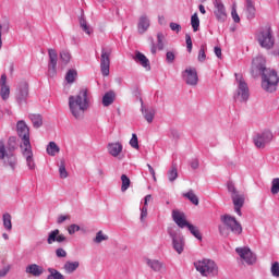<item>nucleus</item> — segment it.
Segmentation results:
<instances>
[{"label": "nucleus", "mask_w": 279, "mask_h": 279, "mask_svg": "<svg viewBox=\"0 0 279 279\" xmlns=\"http://www.w3.org/2000/svg\"><path fill=\"white\" fill-rule=\"evenodd\" d=\"M265 57L259 56L253 59L251 66V75L258 77L262 75V88L266 93H276L278 90L279 75L276 70L267 69L265 66Z\"/></svg>", "instance_id": "f257e3e1"}, {"label": "nucleus", "mask_w": 279, "mask_h": 279, "mask_svg": "<svg viewBox=\"0 0 279 279\" xmlns=\"http://www.w3.org/2000/svg\"><path fill=\"white\" fill-rule=\"evenodd\" d=\"M16 132L19 138H21L20 149L22 157L26 161L27 169L34 171L36 169V160L34 159V150L29 141V126H27L25 121L20 120L16 123Z\"/></svg>", "instance_id": "f03ea898"}, {"label": "nucleus", "mask_w": 279, "mask_h": 279, "mask_svg": "<svg viewBox=\"0 0 279 279\" xmlns=\"http://www.w3.org/2000/svg\"><path fill=\"white\" fill-rule=\"evenodd\" d=\"M88 108H90L88 89H81L77 95L69 97L70 112L77 121H82V119H84V114Z\"/></svg>", "instance_id": "7ed1b4c3"}, {"label": "nucleus", "mask_w": 279, "mask_h": 279, "mask_svg": "<svg viewBox=\"0 0 279 279\" xmlns=\"http://www.w3.org/2000/svg\"><path fill=\"white\" fill-rule=\"evenodd\" d=\"M16 137H10L8 144L0 141V161L5 169L16 171L19 158L16 157Z\"/></svg>", "instance_id": "20e7f679"}, {"label": "nucleus", "mask_w": 279, "mask_h": 279, "mask_svg": "<svg viewBox=\"0 0 279 279\" xmlns=\"http://www.w3.org/2000/svg\"><path fill=\"white\" fill-rule=\"evenodd\" d=\"M220 221L222 225L218 226L219 234L222 235L225 239H228L230 236V232L232 234H235V236H239V234L243 233V226H241V222L236 220L233 216H230L228 214H225L220 217Z\"/></svg>", "instance_id": "39448f33"}, {"label": "nucleus", "mask_w": 279, "mask_h": 279, "mask_svg": "<svg viewBox=\"0 0 279 279\" xmlns=\"http://www.w3.org/2000/svg\"><path fill=\"white\" fill-rule=\"evenodd\" d=\"M194 267L201 276H204L205 278H214V276H217L219 274V267H217V264L215 260L211 259H199L194 263Z\"/></svg>", "instance_id": "423d86ee"}, {"label": "nucleus", "mask_w": 279, "mask_h": 279, "mask_svg": "<svg viewBox=\"0 0 279 279\" xmlns=\"http://www.w3.org/2000/svg\"><path fill=\"white\" fill-rule=\"evenodd\" d=\"M227 189L229 193L231 194V199L234 205V211L239 217H241L242 213L241 209L243 208V205L245 204V194L236 191V187L234 186V183L228 182Z\"/></svg>", "instance_id": "0eeeda50"}, {"label": "nucleus", "mask_w": 279, "mask_h": 279, "mask_svg": "<svg viewBox=\"0 0 279 279\" xmlns=\"http://www.w3.org/2000/svg\"><path fill=\"white\" fill-rule=\"evenodd\" d=\"M257 43H259L263 49L274 48L276 39L274 38V32L270 27L264 28L257 34Z\"/></svg>", "instance_id": "6e6552de"}, {"label": "nucleus", "mask_w": 279, "mask_h": 279, "mask_svg": "<svg viewBox=\"0 0 279 279\" xmlns=\"http://www.w3.org/2000/svg\"><path fill=\"white\" fill-rule=\"evenodd\" d=\"M235 82L238 84L236 99H239V101H247V99H250V87L245 78H243L242 74H235Z\"/></svg>", "instance_id": "1a4fd4ad"}, {"label": "nucleus", "mask_w": 279, "mask_h": 279, "mask_svg": "<svg viewBox=\"0 0 279 279\" xmlns=\"http://www.w3.org/2000/svg\"><path fill=\"white\" fill-rule=\"evenodd\" d=\"M110 56H112L111 48H102L100 56V71L104 77L110 75Z\"/></svg>", "instance_id": "9d476101"}, {"label": "nucleus", "mask_w": 279, "mask_h": 279, "mask_svg": "<svg viewBox=\"0 0 279 279\" xmlns=\"http://www.w3.org/2000/svg\"><path fill=\"white\" fill-rule=\"evenodd\" d=\"M214 16L218 23H226L228 21V12L226 11V4L221 0H214Z\"/></svg>", "instance_id": "9b49d317"}, {"label": "nucleus", "mask_w": 279, "mask_h": 279, "mask_svg": "<svg viewBox=\"0 0 279 279\" xmlns=\"http://www.w3.org/2000/svg\"><path fill=\"white\" fill-rule=\"evenodd\" d=\"M235 252L239 254L240 258L246 263V265L256 264V254H254L250 247H236Z\"/></svg>", "instance_id": "f8f14e48"}, {"label": "nucleus", "mask_w": 279, "mask_h": 279, "mask_svg": "<svg viewBox=\"0 0 279 279\" xmlns=\"http://www.w3.org/2000/svg\"><path fill=\"white\" fill-rule=\"evenodd\" d=\"M15 97L20 106L27 104V97H29V85L27 82L23 81L19 84Z\"/></svg>", "instance_id": "ddd939ff"}, {"label": "nucleus", "mask_w": 279, "mask_h": 279, "mask_svg": "<svg viewBox=\"0 0 279 279\" xmlns=\"http://www.w3.org/2000/svg\"><path fill=\"white\" fill-rule=\"evenodd\" d=\"M274 138V134H271L270 131H265L263 133H258L254 136L253 142L254 145L258 148L265 147L267 143H271V140Z\"/></svg>", "instance_id": "4468645a"}, {"label": "nucleus", "mask_w": 279, "mask_h": 279, "mask_svg": "<svg viewBox=\"0 0 279 279\" xmlns=\"http://www.w3.org/2000/svg\"><path fill=\"white\" fill-rule=\"evenodd\" d=\"M49 62H48V74L50 77H54L58 66V52L56 49H48Z\"/></svg>", "instance_id": "2eb2a0df"}, {"label": "nucleus", "mask_w": 279, "mask_h": 279, "mask_svg": "<svg viewBox=\"0 0 279 279\" xmlns=\"http://www.w3.org/2000/svg\"><path fill=\"white\" fill-rule=\"evenodd\" d=\"M170 239L172 240V247L177 253L182 254L184 252V236L174 231H169Z\"/></svg>", "instance_id": "dca6fc26"}, {"label": "nucleus", "mask_w": 279, "mask_h": 279, "mask_svg": "<svg viewBox=\"0 0 279 279\" xmlns=\"http://www.w3.org/2000/svg\"><path fill=\"white\" fill-rule=\"evenodd\" d=\"M149 27H151V19L147 13H143L137 20V32L138 34H145L149 31Z\"/></svg>", "instance_id": "f3484780"}, {"label": "nucleus", "mask_w": 279, "mask_h": 279, "mask_svg": "<svg viewBox=\"0 0 279 279\" xmlns=\"http://www.w3.org/2000/svg\"><path fill=\"white\" fill-rule=\"evenodd\" d=\"M182 75L185 84H187L189 86H197V82L199 80L197 77V70L193 68H187Z\"/></svg>", "instance_id": "a211bd4d"}, {"label": "nucleus", "mask_w": 279, "mask_h": 279, "mask_svg": "<svg viewBox=\"0 0 279 279\" xmlns=\"http://www.w3.org/2000/svg\"><path fill=\"white\" fill-rule=\"evenodd\" d=\"M108 154L113 158H118V160H123V144L120 142L109 143L107 146Z\"/></svg>", "instance_id": "6ab92c4d"}, {"label": "nucleus", "mask_w": 279, "mask_h": 279, "mask_svg": "<svg viewBox=\"0 0 279 279\" xmlns=\"http://www.w3.org/2000/svg\"><path fill=\"white\" fill-rule=\"evenodd\" d=\"M0 97L3 101L10 99V85H8V75L5 74L0 77Z\"/></svg>", "instance_id": "aec40b11"}, {"label": "nucleus", "mask_w": 279, "mask_h": 279, "mask_svg": "<svg viewBox=\"0 0 279 279\" xmlns=\"http://www.w3.org/2000/svg\"><path fill=\"white\" fill-rule=\"evenodd\" d=\"M165 49V34H157V45L154 43V38H150V52L153 56H156L157 51H162Z\"/></svg>", "instance_id": "412c9836"}, {"label": "nucleus", "mask_w": 279, "mask_h": 279, "mask_svg": "<svg viewBox=\"0 0 279 279\" xmlns=\"http://www.w3.org/2000/svg\"><path fill=\"white\" fill-rule=\"evenodd\" d=\"M64 241H66L65 235L60 233V230L58 229L50 231L48 234V245H53V243H64Z\"/></svg>", "instance_id": "4be33fe9"}, {"label": "nucleus", "mask_w": 279, "mask_h": 279, "mask_svg": "<svg viewBox=\"0 0 279 279\" xmlns=\"http://www.w3.org/2000/svg\"><path fill=\"white\" fill-rule=\"evenodd\" d=\"M172 219L179 226V228H189L191 223L186 221V216L184 213H180L178 210L172 211Z\"/></svg>", "instance_id": "5701e85b"}, {"label": "nucleus", "mask_w": 279, "mask_h": 279, "mask_svg": "<svg viewBox=\"0 0 279 279\" xmlns=\"http://www.w3.org/2000/svg\"><path fill=\"white\" fill-rule=\"evenodd\" d=\"M133 60L137 64H141V66H143V69H145L146 71H151V64L149 63V59H147V57L143 52H135V57L133 58Z\"/></svg>", "instance_id": "b1692460"}, {"label": "nucleus", "mask_w": 279, "mask_h": 279, "mask_svg": "<svg viewBox=\"0 0 279 279\" xmlns=\"http://www.w3.org/2000/svg\"><path fill=\"white\" fill-rule=\"evenodd\" d=\"M146 265L153 269V271H156L157 274H162V271H167V267L165 266V263L158 260V259H146Z\"/></svg>", "instance_id": "393cba45"}, {"label": "nucleus", "mask_w": 279, "mask_h": 279, "mask_svg": "<svg viewBox=\"0 0 279 279\" xmlns=\"http://www.w3.org/2000/svg\"><path fill=\"white\" fill-rule=\"evenodd\" d=\"M26 274H31V276H34L35 278H40V276L45 274V268L37 264H31L26 267Z\"/></svg>", "instance_id": "a878e982"}, {"label": "nucleus", "mask_w": 279, "mask_h": 279, "mask_svg": "<svg viewBox=\"0 0 279 279\" xmlns=\"http://www.w3.org/2000/svg\"><path fill=\"white\" fill-rule=\"evenodd\" d=\"M142 114H143L144 119L147 121V123H153L154 117H156V109L145 108V106H143V101H142Z\"/></svg>", "instance_id": "bb28decb"}, {"label": "nucleus", "mask_w": 279, "mask_h": 279, "mask_svg": "<svg viewBox=\"0 0 279 279\" xmlns=\"http://www.w3.org/2000/svg\"><path fill=\"white\" fill-rule=\"evenodd\" d=\"M63 269H64L65 274H75V271H77V269H80V262L68 260L64 263Z\"/></svg>", "instance_id": "cd10ccee"}, {"label": "nucleus", "mask_w": 279, "mask_h": 279, "mask_svg": "<svg viewBox=\"0 0 279 279\" xmlns=\"http://www.w3.org/2000/svg\"><path fill=\"white\" fill-rule=\"evenodd\" d=\"M114 92H107L102 96V106H105V108H108V106H112V104H114Z\"/></svg>", "instance_id": "c85d7f7f"}, {"label": "nucleus", "mask_w": 279, "mask_h": 279, "mask_svg": "<svg viewBox=\"0 0 279 279\" xmlns=\"http://www.w3.org/2000/svg\"><path fill=\"white\" fill-rule=\"evenodd\" d=\"M46 151L48 156H56L57 154H60V146L56 144V142H49L47 145Z\"/></svg>", "instance_id": "c756f323"}, {"label": "nucleus", "mask_w": 279, "mask_h": 279, "mask_svg": "<svg viewBox=\"0 0 279 279\" xmlns=\"http://www.w3.org/2000/svg\"><path fill=\"white\" fill-rule=\"evenodd\" d=\"M3 228L7 232H12V216L10 214H3L2 216Z\"/></svg>", "instance_id": "7c9ffc66"}, {"label": "nucleus", "mask_w": 279, "mask_h": 279, "mask_svg": "<svg viewBox=\"0 0 279 279\" xmlns=\"http://www.w3.org/2000/svg\"><path fill=\"white\" fill-rule=\"evenodd\" d=\"M29 119H31L34 128L38 129V128L43 126V116L32 113V114H29Z\"/></svg>", "instance_id": "2f4dec72"}, {"label": "nucleus", "mask_w": 279, "mask_h": 279, "mask_svg": "<svg viewBox=\"0 0 279 279\" xmlns=\"http://www.w3.org/2000/svg\"><path fill=\"white\" fill-rule=\"evenodd\" d=\"M246 12L247 19H254V16H256V8L254 7V2L252 0H246Z\"/></svg>", "instance_id": "473e14b6"}, {"label": "nucleus", "mask_w": 279, "mask_h": 279, "mask_svg": "<svg viewBox=\"0 0 279 279\" xmlns=\"http://www.w3.org/2000/svg\"><path fill=\"white\" fill-rule=\"evenodd\" d=\"M184 197L192 202L194 206H199V198L197 197V195H195V192H193V190H190L187 193H185Z\"/></svg>", "instance_id": "72a5a7b5"}, {"label": "nucleus", "mask_w": 279, "mask_h": 279, "mask_svg": "<svg viewBox=\"0 0 279 279\" xmlns=\"http://www.w3.org/2000/svg\"><path fill=\"white\" fill-rule=\"evenodd\" d=\"M168 180L169 182H175V180H178V166H171L170 170L168 171Z\"/></svg>", "instance_id": "f704fd0d"}, {"label": "nucleus", "mask_w": 279, "mask_h": 279, "mask_svg": "<svg viewBox=\"0 0 279 279\" xmlns=\"http://www.w3.org/2000/svg\"><path fill=\"white\" fill-rule=\"evenodd\" d=\"M48 277L47 279H65L64 275H62L60 271L56 270V268H48Z\"/></svg>", "instance_id": "c9c22d12"}, {"label": "nucleus", "mask_w": 279, "mask_h": 279, "mask_svg": "<svg viewBox=\"0 0 279 279\" xmlns=\"http://www.w3.org/2000/svg\"><path fill=\"white\" fill-rule=\"evenodd\" d=\"M76 77H77V71L71 69L65 74V82H68V84H73V82H75Z\"/></svg>", "instance_id": "e433bc0d"}, {"label": "nucleus", "mask_w": 279, "mask_h": 279, "mask_svg": "<svg viewBox=\"0 0 279 279\" xmlns=\"http://www.w3.org/2000/svg\"><path fill=\"white\" fill-rule=\"evenodd\" d=\"M191 25L193 32H199V16L197 15V13H194L191 16Z\"/></svg>", "instance_id": "4c0bfd02"}, {"label": "nucleus", "mask_w": 279, "mask_h": 279, "mask_svg": "<svg viewBox=\"0 0 279 279\" xmlns=\"http://www.w3.org/2000/svg\"><path fill=\"white\" fill-rule=\"evenodd\" d=\"M108 234H105L104 231L100 230L96 233V236L94 238V243H104V241H108Z\"/></svg>", "instance_id": "58836bf2"}, {"label": "nucleus", "mask_w": 279, "mask_h": 279, "mask_svg": "<svg viewBox=\"0 0 279 279\" xmlns=\"http://www.w3.org/2000/svg\"><path fill=\"white\" fill-rule=\"evenodd\" d=\"M121 182H122L121 191H122V193H125V191H128V189H130V184H131L130 178L125 174H122Z\"/></svg>", "instance_id": "ea45409f"}, {"label": "nucleus", "mask_w": 279, "mask_h": 279, "mask_svg": "<svg viewBox=\"0 0 279 279\" xmlns=\"http://www.w3.org/2000/svg\"><path fill=\"white\" fill-rule=\"evenodd\" d=\"M187 230H190L191 234H193L195 239H197L198 241H202V233L199 232V229H197V227L190 223L187 226Z\"/></svg>", "instance_id": "a19ab883"}, {"label": "nucleus", "mask_w": 279, "mask_h": 279, "mask_svg": "<svg viewBox=\"0 0 279 279\" xmlns=\"http://www.w3.org/2000/svg\"><path fill=\"white\" fill-rule=\"evenodd\" d=\"M60 62L63 64L71 62V52H69V50H63L60 52Z\"/></svg>", "instance_id": "79ce46f5"}, {"label": "nucleus", "mask_w": 279, "mask_h": 279, "mask_svg": "<svg viewBox=\"0 0 279 279\" xmlns=\"http://www.w3.org/2000/svg\"><path fill=\"white\" fill-rule=\"evenodd\" d=\"M59 173L62 180H66V178H69V172L66 171V166L64 165V161H61L59 166Z\"/></svg>", "instance_id": "37998d69"}, {"label": "nucleus", "mask_w": 279, "mask_h": 279, "mask_svg": "<svg viewBox=\"0 0 279 279\" xmlns=\"http://www.w3.org/2000/svg\"><path fill=\"white\" fill-rule=\"evenodd\" d=\"M270 274L274 278H279V263L275 262L271 264Z\"/></svg>", "instance_id": "c03bdc74"}, {"label": "nucleus", "mask_w": 279, "mask_h": 279, "mask_svg": "<svg viewBox=\"0 0 279 279\" xmlns=\"http://www.w3.org/2000/svg\"><path fill=\"white\" fill-rule=\"evenodd\" d=\"M80 25H81L83 32H85V34L90 36L92 29H90V26H88V24L86 23L85 19L80 20Z\"/></svg>", "instance_id": "a18cd8bd"}, {"label": "nucleus", "mask_w": 279, "mask_h": 279, "mask_svg": "<svg viewBox=\"0 0 279 279\" xmlns=\"http://www.w3.org/2000/svg\"><path fill=\"white\" fill-rule=\"evenodd\" d=\"M81 230H82V228H80V226L76 223H72L68 227V233L70 235H73V234H75V232H80Z\"/></svg>", "instance_id": "49530a36"}, {"label": "nucleus", "mask_w": 279, "mask_h": 279, "mask_svg": "<svg viewBox=\"0 0 279 279\" xmlns=\"http://www.w3.org/2000/svg\"><path fill=\"white\" fill-rule=\"evenodd\" d=\"M271 193H272V195H278V193H279V178L272 180Z\"/></svg>", "instance_id": "de8ad7c7"}, {"label": "nucleus", "mask_w": 279, "mask_h": 279, "mask_svg": "<svg viewBox=\"0 0 279 279\" xmlns=\"http://www.w3.org/2000/svg\"><path fill=\"white\" fill-rule=\"evenodd\" d=\"M130 145H131V147H133V149H138V136L135 134V133H133L132 134V138L130 140Z\"/></svg>", "instance_id": "09e8293b"}, {"label": "nucleus", "mask_w": 279, "mask_h": 279, "mask_svg": "<svg viewBox=\"0 0 279 279\" xmlns=\"http://www.w3.org/2000/svg\"><path fill=\"white\" fill-rule=\"evenodd\" d=\"M185 43H186L187 51H189V53H191L193 51V40L191 39L190 34L185 35Z\"/></svg>", "instance_id": "8fccbe9b"}, {"label": "nucleus", "mask_w": 279, "mask_h": 279, "mask_svg": "<svg viewBox=\"0 0 279 279\" xmlns=\"http://www.w3.org/2000/svg\"><path fill=\"white\" fill-rule=\"evenodd\" d=\"M206 60V46H202L198 52V62H204Z\"/></svg>", "instance_id": "3c124183"}, {"label": "nucleus", "mask_w": 279, "mask_h": 279, "mask_svg": "<svg viewBox=\"0 0 279 279\" xmlns=\"http://www.w3.org/2000/svg\"><path fill=\"white\" fill-rule=\"evenodd\" d=\"M170 29L172 32H177V34H180V32H182V26L178 23L171 22L170 23Z\"/></svg>", "instance_id": "603ef678"}, {"label": "nucleus", "mask_w": 279, "mask_h": 279, "mask_svg": "<svg viewBox=\"0 0 279 279\" xmlns=\"http://www.w3.org/2000/svg\"><path fill=\"white\" fill-rule=\"evenodd\" d=\"M231 16H232L234 23L241 22V17H239V13L236 12V8H234V7L232 8Z\"/></svg>", "instance_id": "864d4df0"}, {"label": "nucleus", "mask_w": 279, "mask_h": 279, "mask_svg": "<svg viewBox=\"0 0 279 279\" xmlns=\"http://www.w3.org/2000/svg\"><path fill=\"white\" fill-rule=\"evenodd\" d=\"M56 256L58 258H66V251H64V248H57Z\"/></svg>", "instance_id": "5fc2aeb1"}, {"label": "nucleus", "mask_w": 279, "mask_h": 279, "mask_svg": "<svg viewBox=\"0 0 279 279\" xmlns=\"http://www.w3.org/2000/svg\"><path fill=\"white\" fill-rule=\"evenodd\" d=\"M141 221H145V219H147V207H142L141 208V217H140Z\"/></svg>", "instance_id": "6e6d98bb"}, {"label": "nucleus", "mask_w": 279, "mask_h": 279, "mask_svg": "<svg viewBox=\"0 0 279 279\" xmlns=\"http://www.w3.org/2000/svg\"><path fill=\"white\" fill-rule=\"evenodd\" d=\"M166 60H167V62H170V63L173 62V60H175V54L171 51H168L166 53Z\"/></svg>", "instance_id": "4d7b16f0"}, {"label": "nucleus", "mask_w": 279, "mask_h": 279, "mask_svg": "<svg viewBox=\"0 0 279 279\" xmlns=\"http://www.w3.org/2000/svg\"><path fill=\"white\" fill-rule=\"evenodd\" d=\"M69 219H71V216H69V215H65V216L61 215V216L58 217L57 223H64V221H66Z\"/></svg>", "instance_id": "13d9d810"}, {"label": "nucleus", "mask_w": 279, "mask_h": 279, "mask_svg": "<svg viewBox=\"0 0 279 279\" xmlns=\"http://www.w3.org/2000/svg\"><path fill=\"white\" fill-rule=\"evenodd\" d=\"M147 168H148L149 173L153 177L154 181L156 182V170H154V167H151V165H149V163H147Z\"/></svg>", "instance_id": "bf43d9fd"}, {"label": "nucleus", "mask_w": 279, "mask_h": 279, "mask_svg": "<svg viewBox=\"0 0 279 279\" xmlns=\"http://www.w3.org/2000/svg\"><path fill=\"white\" fill-rule=\"evenodd\" d=\"M148 202H151V194H148L144 197V207L147 208Z\"/></svg>", "instance_id": "052dcab7"}, {"label": "nucleus", "mask_w": 279, "mask_h": 279, "mask_svg": "<svg viewBox=\"0 0 279 279\" xmlns=\"http://www.w3.org/2000/svg\"><path fill=\"white\" fill-rule=\"evenodd\" d=\"M8 271H10L8 268L0 269V278H5V276H8Z\"/></svg>", "instance_id": "680f3d73"}, {"label": "nucleus", "mask_w": 279, "mask_h": 279, "mask_svg": "<svg viewBox=\"0 0 279 279\" xmlns=\"http://www.w3.org/2000/svg\"><path fill=\"white\" fill-rule=\"evenodd\" d=\"M191 167H192V169H197L199 167V161L197 159H194L191 162Z\"/></svg>", "instance_id": "e2e57ef3"}, {"label": "nucleus", "mask_w": 279, "mask_h": 279, "mask_svg": "<svg viewBox=\"0 0 279 279\" xmlns=\"http://www.w3.org/2000/svg\"><path fill=\"white\" fill-rule=\"evenodd\" d=\"M214 51H215V54L217 56V58H221V48L215 47Z\"/></svg>", "instance_id": "0e129e2a"}, {"label": "nucleus", "mask_w": 279, "mask_h": 279, "mask_svg": "<svg viewBox=\"0 0 279 279\" xmlns=\"http://www.w3.org/2000/svg\"><path fill=\"white\" fill-rule=\"evenodd\" d=\"M1 29H3V26L0 24V50L3 48V38H2Z\"/></svg>", "instance_id": "69168bd1"}, {"label": "nucleus", "mask_w": 279, "mask_h": 279, "mask_svg": "<svg viewBox=\"0 0 279 279\" xmlns=\"http://www.w3.org/2000/svg\"><path fill=\"white\" fill-rule=\"evenodd\" d=\"M198 10H199L201 14H206V8H204V4H199Z\"/></svg>", "instance_id": "338daca9"}, {"label": "nucleus", "mask_w": 279, "mask_h": 279, "mask_svg": "<svg viewBox=\"0 0 279 279\" xmlns=\"http://www.w3.org/2000/svg\"><path fill=\"white\" fill-rule=\"evenodd\" d=\"M2 239H4V241H8L10 239V235H8V233H2Z\"/></svg>", "instance_id": "774afa93"}]
</instances>
